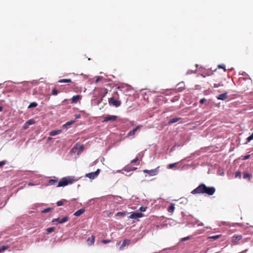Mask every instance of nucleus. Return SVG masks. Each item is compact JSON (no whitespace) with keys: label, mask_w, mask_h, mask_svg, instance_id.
I'll return each mask as SVG.
<instances>
[{"label":"nucleus","mask_w":253,"mask_h":253,"mask_svg":"<svg viewBox=\"0 0 253 253\" xmlns=\"http://www.w3.org/2000/svg\"><path fill=\"white\" fill-rule=\"evenodd\" d=\"M190 239V236H187V237H186L182 238L181 239V241H187V240H189Z\"/></svg>","instance_id":"obj_36"},{"label":"nucleus","mask_w":253,"mask_h":253,"mask_svg":"<svg viewBox=\"0 0 253 253\" xmlns=\"http://www.w3.org/2000/svg\"><path fill=\"white\" fill-rule=\"evenodd\" d=\"M38 105V104L36 102H32L28 106V108H35Z\"/></svg>","instance_id":"obj_25"},{"label":"nucleus","mask_w":253,"mask_h":253,"mask_svg":"<svg viewBox=\"0 0 253 253\" xmlns=\"http://www.w3.org/2000/svg\"><path fill=\"white\" fill-rule=\"evenodd\" d=\"M51 139H52V138H51V137H48V138H47V140H50Z\"/></svg>","instance_id":"obj_49"},{"label":"nucleus","mask_w":253,"mask_h":253,"mask_svg":"<svg viewBox=\"0 0 253 253\" xmlns=\"http://www.w3.org/2000/svg\"><path fill=\"white\" fill-rule=\"evenodd\" d=\"M143 216V214L141 212H132L128 217L131 219H137L138 218L142 217Z\"/></svg>","instance_id":"obj_5"},{"label":"nucleus","mask_w":253,"mask_h":253,"mask_svg":"<svg viewBox=\"0 0 253 253\" xmlns=\"http://www.w3.org/2000/svg\"><path fill=\"white\" fill-rule=\"evenodd\" d=\"M242 238H243V236L241 235H235V236H233L232 238V242L235 244H237L238 242L240 240H242Z\"/></svg>","instance_id":"obj_7"},{"label":"nucleus","mask_w":253,"mask_h":253,"mask_svg":"<svg viewBox=\"0 0 253 253\" xmlns=\"http://www.w3.org/2000/svg\"><path fill=\"white\" fill-rule=\"evenodd\" d=\"M26 125H28V126H29L30 125H33L35 123V121L33 119H30L27 121Z\"/></svg>","instance_id":"obj_26"},{"label":"nucleus","mask_w":253,"mask_h":253,"mask_svg":"<svg viewBox=\"0 0 253 253\" xmlns=\"http://www.w3.org/2000/svg\"><path fill=\"white\" fill-rule=\"evenodd\" d=\"M81 117L80 114H78L76 115V119L80 118Z\"/></svg>","instance_id":"obj_44"},{"label":"nucleus","mask_w":253,"mask_h":253,"mask_svg":"<svg viewBox=\"0 0 253 253\" xmlns=\"http://www.w3.org/2000/svg\"><path fill=\"white\" fill-rule=\"evenodd\" d=\"M51 210H52V208H47V209H45L44 210H43L42 212H43V213H47V212H49V211H50Z\"/></svg>","instance_id":"obj_35"},{"label":"nucleus","mask_w":253,"mask_h":253,"mask_svg":"<svg viewBox=\"0 0 253 253\" xmlns=\"http://www.w3.org/2000/svg\"><path fill=\"white\" fill-rule=\"evenodd\" d=\"M95 241V237L93 235H92L91 237H89L87 240V245L89 246L92 245Z\"/></svg>","instance_id":"obj_11"},{"label":"nucleus","mask_w":253,"mask_h":253,"mask_svg":"<svg viewBox=\"0 0 253 253\" xmlns=\"http://www.w3.org/2000/svg\"><path fill=\"white\" fill-rule=\"evenodd\" d=\"M67 201L65 199H63L57 202V206H61L64 205L65 202H66Z\"/></svg>","instance_id":"obj_23"},{"label":"nucleus","mask_w":253,"mask_h":253,"mask_svg":"<svg viewBox=\"0 0 253 253\" xmlns=\"http://www.w3.org/2000/svg\"><path fill=\"white\" fill-rule=\"evenodd\" d=\"M215 192V189L213 187H208L204 184H201L196 188L194 189L191 193L196 194H206L208 195H212Z\"/></svg>","instance_id":"obj_1"},{"label":"nucleus","mask_w":253,"mask_h":253,"mask_svg":"<svg viewBox=\"0 0 253 253\" xmlns=\"http://www.w3.org/2000/svg\"><path fill=\"white\" fill-rule=\"evenodd\" d=\"M219 86H220L219 84H214V87H218Z\"/></svg>","instance_id":"obj_46"},{"label":"nucleus","mask_w":253,"mask_h":253,"mask_svg":"<svg viewBox=\"0 0 253 253\" xmlns=\"http://www.w3.org/2000/svg\"><path fill=\"white\" fill-rule=\"evenodd\" d=\"M108 103L110 105H112L116 107H119L121 104V101L120 100H116L113 97L109 98Z\"/></svg>","instance_id":"obj_3"},{"label":"nucleus","mask_w":253,"mask_h":253,"mask_svg":"<svg viewBox=\"0 0 253 253\" xmlns=\"http://www.w3.org/2000/svg\"><path fill=\"white\" fill-rule=\"evenodd\" d=\"M3 109V107L1 106H0V112H1Z\"/></svg>","instance_id":"obj_48"},{"label":"nucleus","mask_w":253,"mask_h":253,"mask_svg":"<svg viewBox=\"0 0 253 253\" xmlns=\"http://www.w3.org/2000/svg\"><path fill=\"white\" fill-rule=\"evenodd\" d=\"M221 235H215V236H210L208 237V239H213L214 240H215L217 239H218L219 237H220Z\"/></svg>","instance_id":"obj_24"},{"label":"nucleus","mask_w":253,"mask_h":253,"mask_svg":"<svg viewBox=\"0 0 253 253\" xmlns=\"http://www.w3.org/2000/svg\"><path fill=\"white\" fill-rule=\"evenodd\" d=\"M235 177L236 178H239V179H241V172L240 171H237L236 172L235 174Z\"/></svg>","instance_id":"obj_31"},{"label":"nucleus","mask_w":253,"mask_h":253,"mask_svg":"<svg viewBox=\"0 0 253 253\" xmlns=\"http://www.w3.org/2000/svg\"><path fill=\"white\" fill-rule=\"evenodd\" d=\"M117 119V117L116 116H110L108 115L105 117L104 119L103 122H108V121H115Z\"/></svg>","instance_id":"obj_8"},{"label":"nucleus","mask_w":253,"mask_h":253,"mask_svg":"<svg viewBox=\"0 0 253 253\" xmlns=\"http://www.w3.org/2000/svg\"><path fill=\"white\" fill-rule=\"evenodd\" d=\"M251 177V174L247 172H244L243 174V178L244 179H247L248 180H250Z\"/></svg>","instance_id":"obj_17"},{"label":"nucleus","mask_w":253,"mask_h":253,"mask_svg":"<svg viewBox=\"0 0 253 253\" xmlns=\"http://www.w3.org/2000/svg\"><path fill=\"white\" fill-rule=\"evenodd\" d=\"M72 81L71 79H61L58 81L59 83H71Z\"/></svg>","instance_id":"obj_20"},{"label":"nucleus","mask_w":253,"mask_h":253,"mask_svg":"<svg viewBox=\"0 0 253 253\" xmlns=\"http://www.w3.org/2000/svg\"><path fill=\"white\" fill-rule=\"evenodd\" d=\"M129 243V241L128 240H126V239H125L124 240L122 244L121 245V249H122L124 247H125L126 245H128Z\"/></svg>","instance_id":"obj_21"},{"label":"nucleus","mask_w":253,"mask_h":253,"mask_svg":"<svg viewBox=\"0 0 253 253\" xmlns=\"http://www.w3.org/2000/svg\"><path fill=\"white\" fill-rule=\"evenodd\" d=\"M110 242L111 241L109 240H103L102 241V242L104 244H107L110 243Z\"/></svg>","instance_id":"obj_38"},{"label":"nucleus","mask_w":253,"mask_h":253,"mask_svg":"<svg viewBox=\"0 0 253 253\" xmlns=\"http://www.w3.org/2000/svg\"><path fill=\"white\" fill-rule=\"evenodd\" d=\"M84 211H85L84 209H81L78 210L77 211H76L74 213V215L75 216H79L81 215V214H82L84 212Z\"/></svg>","instance_id":"obj_15"},{"label":"nucleus","mask_w":253,"mask_h":253,"mask_svg":"<svg viewBox=\"0 0 253 253\" xmlns=\"http://www.w3.org/2000/svg\"><path fill=\"white\" fill-rule=\"evenodd\" d=\"M8 248V246H2L0 247V253L4 252Z\"/></svg>","instance_id":"obj_22"},{"label":"nucleus","mask_w":253,"mask_h":253,"mask_svg":"<svg viewBox=\"0 0 253 253\" xmlns=\"http://www.w3.org/2000/svg\"><path fill=\"white\" fill-rule=\"evenodd\" d=\"M55 230V227H50L46 229V231L47 233H50L53 232Z\"/></svg>","instance_id":"obj_28"},{"label":"nucleus","mask_w":253,"mask_h":253,"mask_svg":"<svg viewBox=\"0 0 253 253\" xmlns=\"http://www.w3.org/2000/svg\"><path fill=\"white\" fill-rule=\"evenodd\" d=\"M227 93L225 92L221 94H219L217 97V99L221 100H224L227 98Z\"/></svg>","instance_id":"obj_13"},{"label":"nucleus","mask_w":253,"mask_h":253,"mask_svg":"<svg viewBox=\"0 0 253 253\" xmlns=\"http://www.w3.org/2000/svg\"><path fill=\"white\" fill-rule=\"evenodd\" d=\"M62 132V130L57 129L51 131L49 132V135L50 136H55L56 135H58L60 134Z\"/></svg>","instance_id":"obj_14"},{"label":"nucleus","mask_w":253,"mask_h":253,"mask_svg":"<svg viewBox=\"0 0 253 253\" xmlns=\"http://www.w3.org/2000/svg\"><path fill=\"white\" fill-rule=\"evenodd\" d=\"M218 68H221V69H223L224 71H226V69H225V67L224 65H218Z\"/></svg>","instance_id":"obj_37"},{"label":"nucleus","mask_w":253,"mask_h":253,"mask_svg":"<svg viewBox=\"0 0 253 253\" xmlns=\"http://www.w3.org/2000/svg\"><path fill=\"white\" fill-rule=\"evenodd\" d=\"M84 147L83 145H80L79 146V150L77 152V154L79 155L84 150Z\"/></svg>","instance_id":"obj_29"},{"label":"nucleus","mask_w":253,"mask_h":253,"mask_svg":"<svg viewBox=\"0 0 253 253\" xmlns=\"http://www.w3.org/2000/svg\"><path fill=\"white\" fill-rule=\"evenodd\" d=\"M100 172V169H97L95 171L90 172L86 174L85 176L89 178L90 179H94L96 178L99 174Z\"/></svg>","instance_id":"obj_4"},{"label":"nucleus","mask_w":253,"mask_h":253,"mask_svg":"<svg viewBox=\"0 0 253 253\" xmlns=\"http://www.w3.org/2000/svg\"><path fill=\"white\" fill-rule=\"evenodd\" d=\"M146 210V208L143 207H141L140 208V211H145Z\"/></svg>","instance_id":"obj_43"},{"label":"nucleus","mask_w":253,"mask_h":253,"mask_svg":"<svg viewBox=\"0 0 253 253\" xmlns=\"http://www.w3.org/2000/svg\"><path fill=\"white\" fill-rule=\"evenodd\" d=\"M252 140H253V132L252 133V134L247 138V141L246 142V144H247L248 142H249Z\"/></svg>","instance_id":"obj_32"},{"label":"nucleus","mask_w":253,"mask_h":253,"mask_svg":"<svg viewBox=\"0 0 253 253\" xmlns=\"http://www.w3.org/2000/svg\"><path fill=\"white\" fill-rule=\"evenodd\" d=\"M181 119V118L180 117L172 118L169 121V124L171 125L172 124L178 122V121L180 120Z\"/></svg>","instance_id":"obj_16"},{"label":"nucleus","mask_w":253,"mask_h":253,"mask_svg":"<svg viewBox=\"0 0 253 253\" xmlns=\"http://www.w3.org/2000/svg\"><path fill=\"white\" fill-rule=\"evenodd\" d=\"M58 93V91L57 90L56 88H53L52 90V94L54 95H56Z\"/></svg>","instance_id":"obj_34"},{"label":"nucleus","mask_w":253,"mask_h":253,"mask_svg":"<svg viewBox=\"0 0 253 253\" xmlns=\"http://www.w3.org/2000/svg\"><path fill=\"white\" fill-rule=\"evenodd\" d=\"M141 126H137L136 127L134 128L132 130L130 131L128 133V136H134L136 131Z\"/></svg>","instance_id":"obj_10"},{"label":"nucleus","mask_w":253,"mask_h":253,"mask_svg":"<svg viewBox=\"0 0 253 253\" xmlns=\"http://www.w3.org/2000/svg\"><path fill=\"white\" fill-rule=\"evenodd\" d=\"M158 170L157 169L151 170L145 169L143 170L144 173H146L151 176H154L157 174Z\"/></svg>","instance_id":"obj_6"},{"label":"nucleus","mask_w":253,"mask_h":253,"mask_svg":"<svg viewBox=\"0 0 253 253\" xmlns=\"http://www.w3.org/2000/svg\"><path fill=\"white\" fill-rule=\"evenodd\" d=\"M28 127H29V126H28V125H26V123H25V126H24V128L25 129H27Z\"/></svg>","instance_id":"obj_47"},{"label":"nucleus","mask_w":253,"mask_h":253,"mask_svg":"<svg viewBox=\"0 0 253 253\" xmlns=\"http://www.w3.org/2000/svg\"><path fill=\"white\" fill-rule=\"evenodd\" d=\"M75 123V121H71L70 122H67L65 124H64L63 126V127H67V126L72 125Z\"/></svg>","instance_id":"obj_27"},{"label":"nucleus","mask_w":253,"mask_h":253,"mask_svg":"<svg viewBox=\"0 0 253 253\" xmlns=\"http://www.w3.org/2000/svg\"><path fill=\"white\" fill-rule=\"evenodd\" d=\"M175 207L173 204H171L168 208V211L170 213H172L174 210Z\"/></svg>","instance_id":"obj_19"},{"label":"nucleus","mask_w":253,"mask_h":253,"mask_svg":"<svg viewBox=\"0 0 253 253\" xmlns=\"http://www.w3.org/2000/svg\"><path fill=\"white\" fill-rule=\"evenodd\" d=\"M69 220V217L68 216H66L62 219L59 218H54L52 220V222H55L56 221L58 222L59 223H62L67 221Z\"/></svg>","instance_id":"obj_9"},{"label":"nucleus","mask_w":253,"mask_h":253,"mask_svg":"<svg viewBox=\"0 0 253 253\" xmlns=\"http://www.w3.org/2000/svg\"><path fill=\"white\" fill-rule=\"evenodd\" d=\"M138 158L136 157L134 159H133V160H132L131 161V163L133 164V163H136L138 161Z\"/></svg>","instance_id":"obj_42"},{"label":"nucleus","mask_w":253,"mask_h":253,"mask_svg":"<svg viewBox=\"0 0 253 253\" xmlns=\"http://www.w3.org/2000/svg\"><path fill=\"white\" fill-rule=\"evenodd\" d=\"M118 89H120L121 88V86H119L118 87H117Z\"/></svg>","instance_id":"obj_50"},{"label":"nucleus","mask_w":253,"mask_h":253,"mask_svg":"<svg viewBox=\"0 0 253 253\" xmlns=\"http://www.w3.org/2000/svg\"><path fill=\"white\" fill-rule=\"evenodd\" d=\"M75 181L73 177H63L58 182L57 187H64L68 185L69 184L73 183Z\"/></svg>","instance_id":"obj_2"},{"label":"nucleus","mask_w":253,"mask_h":253,"mask_svg":"<svg viewBox=\"0 0 253 253\" xmlns=\"http://www.w3.org/2000/svg\"><path fill=\"white\" fill-rule=\"evenodd\" d=\"M5 163H6V161H2L0 162V167H2L4 165H5Z\"/></svg>","instance_id":"obj_40"},{"label":"nucleus","mask_w":253,"mask_h":253,"mask_svg":"<svg viewBox=\"0 0 253 253\" xmlns=\"http://www.w3.org/2000/svg\"><path fill=\"white\" fill-rule=\"evenodd\" d=\"M57 183V180L51 179L48 180V185H55Z\"/></svg>","instance_id":"obj_18"},{"label":"nucleus","mask_w":253,"mask_h":253,"mask_svg":"<svg viewBox=\"0 0 253 253\" xmlns=\"http://www.w3.org/2000/svg\"><path fill=\"white\" fill-rule=\"evenodd\" d=\"M250 157V155H246V156H244V157L242 158V160H246L248 159Z\"/></svg>","instance_id":"obj_39"},{"label":"nucleus","mask_w":253,"mask_h":253,"mask_svg":"<svg viewBox=\"0 0 253 253\" xmlns=\"http://www.w3.org/2000/svg\"><path fill=\"white\" fill-rule=\"evenodd\" d=\"M206 101V99L205 98H202L200 100V103L201 104H203L204 103H205Z\"/></svg>","instance_id":"obj_41"},{"label":"nucleus","mask_w":253,"mask_h":253,"mask_svg":"<svg viewBox=\"0 0 253 253\" xmlns=\"http://www.w3.org/2000/svg\"><path fill=\"white\" fill-rule=\"evenodd\" d=\"M28 186H33V185H35V184H34L33 183L30 182V183H28Z\"/></svg>","instance_id":"obj_45"},{"label":"nucleus","mask_w":253,"mask_h":253,"mask_svg":"<svg viewBox=\"0 0 253 253\" xmlns=\"http://www.w3.org/2000/svg\"><path fill=\"white\" fill-rule=\"evenodd\" d=\"M81 98L82 96L81 95H76L74 96L72 98V103H77V102L81 99Z\"/></svg>","instance_id":"obj_12"},{"label":"nucleus","mask_w":253,"mask_h":253,"mask_svg":"<svg viewBox=\"0 0 253 253\" xmlns=\"http://www.w3.org/2000/svg\"><path fill=\"white\" fill-rule=\"evenodd\" d=\"M126 214V212H118L116 213V216H125Z\"/></svg>","instance_id":"obj_33"},{"label":"nucleus","mask_w":253,"mask_h":253,"mask_svg":"<svg viewBox=\"0 0 253 253\" xmlns=\"http://www.w3.org/2000/svg\"><path fill=\"white\" fill-rule=\"evenodd\" d=\"M177 163L170 164L168 166V168L169 169H172L174 168L177 165Z\"/></svg>","instance_id":"obj_30"}]
</instances>
